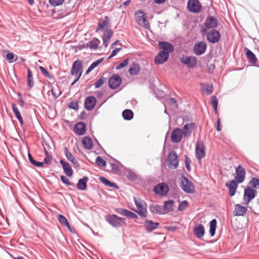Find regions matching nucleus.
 <instances>
[{"mask_svg":"<svg viewBox=\"0 0 259 259\" xmlns=\"http://www.w3.org/2000/svg\"><path fill=\"white\" fill-rule=\"evenodd\" d=\"M158 46L161 51L155 57V63L157 64H162L167 60L169 54L174 50V47L171 44L165 41L159 42Z\"/></svg>","mask_w":259,"mask_h":259,"instance_id":"nucleus-1","label":"nucleus"},{"mask_svg":"<svg viewBox=\"0 0 259 259\" xmlns=\"http://www.w3.org/2000/svg\"><path fill=\"white\" fill-rule=\"evenodd\" d=\"M106 220L114 227H119L125 224V219L115 214H109L106 216Z\"/></svg>","mask_w":259,"mask_h":259,"instance_id":"nucleus-2","label":"nucleus"},{"mask_svg":"<svg viewBox=\"0 0 259 259\" xmlns=\"http://www.w3.org/2000/svg\"><path fill=\"white\" fill-rule=\"evenodd\" d=\"M82 63L81 61L76 60L73 63L71 71L72 75H75L77 76L76 78L71 83L72 85H74L76 83V82L79 79V78L80 77L82 74Z\"/></svg>","mask_w":259,"mask_h":259,"instance_id":"nucleus-3","label":"nucleus"},{"mask_svg":"<svg viewBox=\"0 0 259 259\" xmlns=\"http://www.w3.org/2000/svg\"><path fill=\"white\" fill-rule=\"evenodd\" d=\"M135 19L139 25L146 29H149L150 25L144 12L137 11L135 13Z\"/></svg>","mask_w":259,"mask_h":259,"instance_id":"nucleus-4","label":"nucleus"},{"mask_svg":"<svg viewBox=\"0 0 259 259\" xmlns=\"http://www.w3.org/2000/svg\"><path fill=\"white\" fill-rule=\"evenodd\" d=\"M134 201L137 208L135 211L142 217H146L147 205L145 202L143 200L137 199L136 197H134Z\"/></svg>","mask_w":259,"mask_h":259,"instance_id":"nucleus-5","label":"nucleus"},{"mask_svg":"<svg viewBox=\"0 0 259 259\" xmlns=\"http://www.w3.org/2000/svg\"><path fill=\"white\" fill-rule=\"evenodd\" d=\"M181 62L187 67L193 68L197 63V60L196 57L194 56H183L180 59Z\"/></svg>","mask_w":259,"mask_h":259,"instance_id":"nucleus-6","label":"nucleus"},{"mask_svg":"<svg viewBox=\"0 0 259 259\" xmlns=\"http://www.w3.org/2000/svg\"><path fill=\"white\" fill-rule=\"evenodd\" d=\"M178 156L174 151L170 152L168 156V166L170 168H176L178 167L179 161Z\"/></svg>","mask_w":259,"mask_h":259,"instance_id":"nucleus-7","label":"nucleus"},{"mask_svg":"<svg viewBox=\"0 0 259 259\" xmlns=\"http://www.w3.org/2000/svg\"><path fill=\"white\" fill-rule=\"evenodd\" d=\"M246 172L245 169L241 165H239L235 169V180L238 183H242L245 178Z\"/></svg>","mask_w":259,"mask_h":259,"instance_id":"nucleus-8","label":"nucleus"},{"mask_svg":"<svg viewBox=\"0 0 259 259\" xmlns=\"http://www.w3.org/2000/svg\"><path fill=\"white\" fill-rule=\"evenodd\" d=\"M181 187L187 193H193L195 190L193 184L185 177L182 179Z\"/></svg>","mask_w":259,"mask_h":259,"instance_id":"nucleus-9","label":"nucleus"},{"mask_svg":"<svg viewBox=\"0 0 259 259\" xmlns=\"http://www.w3.org/2000/svg\"><path fill=\"white\" fill-rule=\"evenodd\" d=\"M256 191L248 187L244 190L243 199L244 203L247 204L255 196Z\"/></svg>","mask_w":259,"mask_h":259,"instance_id":"nucleus-10","label":"nucleus"},{"mask_svg":"<svg viewBox=\"0 0 259 259\" xmlns=\"http://www.w3.org/2000/svg\"><path fill=\"white\" fill-rule=\"evenodd\" d=\"M218 25V21L216 18L210 16L206 18L205 23L204 26L205 28L202 29V32L206 33L207 29H212L215 28Z\"/></svg>","mask_w":259,"mask_h":259,"instance_id":"nucleus-11","label":"nucleus"},{"mask_svg":"<svg viewBox=\"0 0 259 259\" xmlns=\"http://www.w3.org/2000/svg\"><path fill=\"white\" fill-rule=\"evenodd\" d=\"M122 79L121 77L117 74L113 75L109 80L108 85L110 88L116 89L121 84Z\"/></svg>","mask_w":259,"mask_h":259,"instance_id":"nucleus-12","label":"nucleus"},{"mask_svg":"<svg viewBox=\"0 0 259 259\" xmlns=\"http://www.w3.org/2000/svg\"><path fill=\"white\" fill-rule=\"evenodd\" d=\"M188 8L191 12L198 13L201 9V5L198 0H190L188 3Z\"/></svg>","mask_w":259,"mask_h":259,"instance_id":"nucleus-13","label":"nucleus"},{"mask_svg":"<svg viewBox=\"0 0 259 259\" xmlns=\"http://www.w3.org/2000/svg\"><path fill=\"white\" fill-rule=\"evenodd\" d=\"M220 37L221 34L220 32L215 29H212L207 33V39L211 43L214 44L218 42Z\"/></svg>","mask_w":259,"mask_h":259,"instance_id":"nucleus-14","label":"nucleus"},{"mask_svg":"<svg viewBox=\"0 0 259 259\" xmlns=\"http://www.w3.org/2000/svg\"><path fill=\"white\" fill-rule=\"evenodd\" d=\"M154 191L155 193L161 196L166 195L169 191L168 186L165 183H160L156 185Z\"/></svg>","mask_w":259,"mask_h":259,"instance_id":"nucleus-15","label":"nucleus"},{"mask_svg":"<svg viewBox=\"0 0 259 259\" xmlns=\"http://www.w3.org/2000/svg\"><path fill=\"white\" fill-rule=\"evenodd\" d=\"M196 156L198 160H200L205 155V146L201 143H197L195 148Z\"/></svg>","mask_w":259,"mask_h":259,"instance_id":"nucleus-16","label":"nucleus"},{"mask_svg":"<svg viewBox=\"0 0 259 259\" xmlns=\"http://www.w3.org/2000/svg\"><path fill=\"white\" fill-rule=\"evenodd\" d=\"M206 44L203 41L196 44L194 47V52L196 55H201L204 53L206 49Z\"/></svg>","mask_w":259,"mask_h":259,"instance_id":"nucleus-17","label":"nucleus"},{"mask_svg":"<svg viewBox=\"0 0 259 259\" xmlns=\"http://www.w3.org/2000/svg\"><path fill=\"white\" fill-rule=\"evenodd\" d=\"M183 136L182 130L180 128H176L171 133V140L174 143H178L181 141Z\"/></svg>","mask_w":259,"mask_h":259,"instance_id":"nucleus-18","label":"nucleus"},{"mask_svg":"<svg viewBox=\"0 0 259 259\" xmlns=\"http://www.w3.org/2000/svg\"><path fill=\"white\" fill-rule=\"evenodd\" d=\"M196 128V125L194 123H189L185 124L182 130L184 137H189L192 132Z\"/></svg>","mask_w":259,"mask_h":259,"instance_id":"nucleus-19","label":"nucleus"},{"mask_svg":"<svg viewBox=\"0 0 259 259\" xmlns=\"http://www.w3.org/2000/svg\"><path fill=\"white\" fill-rule=\"evenodd\" d=\"M96 104V99L94 96L87 97L84 102L85 108L88 110H92Z\"/></svg>","mask_w":259,"mask_h":259,"instance_id":"nucleus-20","label":"nucleus"},{"mask_svg":"<svg viewBox=\"0 0 259 259\" xmlns=\"http://www.w3.org/2000/svg\"><path fill=\"white\" fill-rule=\"evenodd\" d=\"M74 131L77 135H83L86 132V125L82 122L76 123L74 127Z\"/></svg>","mask_w":259,"mask_h":259,"instance_id":"nucleus-21","label":"nucleus"},{"mask_svg":"<svg viewBox=\"0 0 259 259\" xmlns=\"http://www.w3.org/2000/svg\"><path fill=\"white\" fill-rule=\"evenodd\" d=\"M238 183L234 180L228 182L226 185L229 189V194L233 196L236 193V189L238 187Z\"/></svg>","mask_w":259,"mask_h":259,"instance_id":"nucleus-22","label":"nucleus"},{"mask_svg":"<svg viewBox=\"0 0 259 259\" xmlns=\"http://www.w3.org/2000/svg\"><path fill=\"white\" fill-rule=\"evenodd\" d=\"M113 32L111 29H107L104 33L103 36V45L105 47H107L108 45L109 41L112 37Z\"/></svg>","mask_w":259,"mask_h":259,"instance_id":"nucleus-23","label":"nucleus"},{"mask_svg":"<svg viewBox=\"0 0 259 259\" xmlns=\"http://www.w3.org/2000/svg\"><path fill=\"white\" fill-rule=\"evenodd\" d=\"M246 207L242 206L240 204H237L234 206V213L235 215L243 216L246 213Z\"/></svg>","mask_w":259,"mask_h":259,"instance_id":"nucleus-24","label":"nucleus"},{"mask_svg":"<svg viewBox=\"0 0 259 259\" xmlns=\"http://www.w3.org/2000/svg\"><path fill=\"white\" fill-rule=\"evenodd\" d=\"M110 20L107 16H106L103 20H100L98 23V28L96 32L100 30H103L109 27Z\"/></svg>","mask_w":259,"mask_h":259,"instance_id":"nucleus-25","label":"nucleus"},{"mask_svg":"<svg viewBox=\"0 0 259 259\" xmlns=\"http://www.w3.org/2000/svg\"><path fill=\"white\" fill-rule=\"evenodd\" d=\"M205 233L204 228L203 225L200 224L196 226L194 228L193 233L195 237L198 238H201Z\"/></svg>","mask_w":259,"mask_h":259,"instance_id":"nucleus-26","label":"nucleus"},{"mask_svg":"<svg viewBox=\"0 0 259 259\" xmlns=\"http://www.w3.org/2000/svg\"><path fill=\"white\" fill-rule=\"evenodd\" d=\"M60 162L63 167L65 174L68 177L72 176L73 174V170L70 164L65 162L63 160H61Z\"/></svg>","mask_w":259,"mask_h":259,"instance_id":"nucleus-27","label":"nucleus"},{"mask_svg":"<svg viewBox=\"0 0 259 259\" xmlns=\"http://www.w3.org/2000/svg\"><path fill=\"white\" fill-rule=\"evenodd\" d=\"M83 147L87 150L91 149L93 147V143L92 139L88 137H84L81 141Z\"/></svg>","mask_w":259,"mask_h":259,"instance_id":"nucleus-28","label":"nucleus"},{"mask_svg":"<svg viewBox=\"0 0 259 259\" xmlns=\"http://www.w3.org/2000/svg\"><path fill=\"white\" fill-rule=\"evenodd\" d=\"M116 212H117L120 214L125 215L130 218H138V216L136 214L125 209H119L116 210Z\"/></svg>","mask_w":259,"mask_h":259,"instance_id":"nucleus-29","label":"nucleus"},{"mask_svg":"<svg viewBox=\"0 0 259 259\" xmlns=\"http://www.w3.org/2000/svg\"><path fill=\"white\" fill-rule=\"evenodd\" d=\"M145 226L148 231L151 232L154 229H155L159 226V223H153L151 221L146 220L145 222Z\"/></svg>","mask_w":259,"mask_h":259,"instance_id":"nucleus-30","label":"nucleus"},{"mask_svg":"<svg viewBox=\"0 0 259 259\" xmlns=\"http://www.w3.org/2000/svg\"><path fill=\"white\" fill-rule=\"evenodd\" d=\"M88 181V178L87 177H84L82 179L79 180L77 187L80 190H85L87 189V183Z\"/></svg>","mask_w":259,"mask_h":259,"instance_id":"nucleus-31","label":"nucleus"},{"mask_svg":"<svg viewBox=\"0 0 259 259\" xmlns=\"http://www.w3.org/2000/svg\"><path fill=\"white\" fill-rule=\"evenodd\" d=\"M65 154L66 158L68 160L71 161L74 165H78L77 160L74 157L73 155L68 150L66 147L65 148Z\"/></svg>","mask_w":259,"mask_h":259,"instance_id":"nucleus-32","label":"nucleus"},{"mask_svg":"<svg viewBox=\"0 0 259 259\" xmlns=\"http://www.w3.org/2000/svg\"><path fill=\"white\" fill-rule=\"evenodd\" d=\"M12 107L13 111L16 117H17V118L20 122V123L21 124V125H22L23 124V118L21 115V114L18 110V108H17L16 105L14 103L12 104Z\"/></svg>","mask_w":259,"mask_h":259,"instance_id":"nucleus-33","label":"nucleus"},{"mask_svg":"<svg viewBox=\"0 0 259 259\" xmlns=\"http://www.w3.org/2000/svg\"><path fill=\"white\" fill-rule=\"evenodd\" d=\"M173 203L174 201L172 200L165 201L163 206L164 211H162V213H165L172 211Z\"/></svg>","mask_w":259,"mask_h":259,"instance_id":"nucleus-34","label":"nucleus"},{"mask_svg":"<svg viewBox=\"0 0 259 259\" xmlns=\"http://www.w3.org/2000/svg\"><path fill=\"white\" fill-rule=\"evenodd\" d=\"M100 41L97 38H94L91 41L89 42L87 46L91 49L96 50L98 48V45H99Z\"/></svg>","mask_w":259,"mask_h":259,"instance_id":"nucleus-35","label":"nucleus"},{"mask_svg":"<svg viewBox=\"0 0 259 259\" xmlns=\"http://www.w3.org/2000/svg\"><path fill=\"white\" fill-rule=\"evenodd\" d=\"M140 68L138 64L134 63L128 69V71L131 75H137L140 72Z\"/></svg>","mask_w":259,"mask_h":259,"instance_id":"nucleus-36","label":"nucleus"},{"mask_svg":"<svg viewBox=\"0 0 259 259\" xmlns=\"http://www.w3.org/2000/svg\"><path fill=\"white\" fill-rule=\"evenodd\" d=\"M201 90L203 92L205 93L207 95L210 94L213 91V87L207 84L201 83Z\"/></svg>","mask_w":259,"mask_h":259,"instance_id":"nucleus-37","label":"nucleus"},{"mask_svg":"<svg viewBox=\"0 0 259 259\" xmlns=\"http://www.w3.org/2000/svg\"><path fill=\"white\" fill-rule=\"evenodd\" d=\"M100 180L101 182H102L103 184H104L107 186L112 187V188H115L116 189H118V187L114 183L111 182L110 181H109L107 178L101 177L100 178Z\"/></svg>","mask_w":259,"mask_h":259,"instance_id":"nucleus-38","label":"nucleus"},{"mask_svg":"<svg viewBox=\"0 0 259 259\" xmlns=\"http://www.w3.org/2000/svg\"><path fill=\"white\" fill-rule=\"evenodd\" d=\"M133 112L129 109H126L122 112V116L125 120H130L133 117Z\"/></svg>","mask_w":259,"mask_h":259,"instance_id":"nucleus-39","label":"nucleus"},{"mask_svg":"<svg viewBox=\"0 0 259 259\" xmlns=\"http://www.w3.org/2000/svg\"><path fill=\"white\" fill-rule=\"evenodd\" d=\"M246 56L249 59V61L255 64L257 62V59L254 54L250 50H248L246 53Z\"/></svg>","mask_w":259,"mask_h":259,"instance_id":"nucleus-40","label":"nucleus"},{"mask_svg":"<svg viewBox=\"0 0 259 259\" xmlns=\"http://www.w3.org/2000/svg\"><path fill=\"white\" fill-rule=\"evenodd\" d=\"M104 60V58H100L96 61L94 62L88 68L86 73L89 74L92 70H93L95 68L97 67L98 65H99Z\"/></svg>","mask_w":259,"mask_h":259,"instance_id":"nucleus-41","label":"nucleus"},{"mask_svg":"<svg viewBox=\"0 0 259 259\" xmlns=\"http://www.w3.org/2000/svg\"><path fill=\"white\" fill-rule=\"evenodd\" d=\"M216 226H217V221L215 219H213L210 222L209 232H210L211 236H213L214 235Z\"/></svg>","mask_w":259,"mask_h":259,"instance_id":"nucleus-42","label":"nucleus"},{"mask_svg":"<svg viewBox=\"0 0 259 259\" xmlns=\"http://www.w3.org/2000/svg\"><path fill=\"white\" fill-rule=\"evenodd\" d=\"M58 220L59 221V222L63 226L69 227V222L67 221V219L61 214H59L58 215Z\"/></svg>","mask_w":259,"mask_h":259,"instance_id":"nucleus-43","label":"nucleus"},{"mask_svg":"<svg viewBox=\"0 0 259 259\" xmlns=\"http://www.w3.org/2000/svg\"><path fill=\"white\" fill-rule=\"evenodd\" d=\"M96 163L97 165L105 167L106 165V161L100 156H98L96 159Z\"/></svg>","mask_w":259,"mask_h":259,"instance_id":"nucleus-44","label":"nucleus"},{"mask_svg":"<svg viewBox=\"0 0 259 259\" xmlns=\"http://www.w3.org/2000/svg\"><path fill=\"white\" fill-rule=\"evenodd\" d=\"M106 81V78L103 77H100L95 83V86L96 88H100Z\"/></svg>","mask_w":259,"mask_h":259,"instance_id":"nucleus-45","label":"nucleus"},{"mask_svg":"<svg viewBox=\"0 0 259 259\" xmlns=\"http://www.w3.org/2000/svg\"><path fill=\"white\" fill-rule=\"evenodd\" d=\"M50 4L54 6L57 7L60 6L63 4L65 0H49Z\"/></svg>","mask_w":259,"mask_h":259,"instance_id":"nucleus-46","label":"nucleus"},{"mask_svg":"<svg viewBox=\"0 0 259 259\" xmlns=\"http://www.w3.org/2000/svg\"><path fill=\"white\" fill-rule=\"evenodd\" d=\"M161 208L159 206H150V210L155 213L162 214V211H161Z\"/></svg>","mask_w":259,"mask_h":259,"instance_id":"nucleus-47","label":"nucleus"},{"mask_svg":"<svg viewBox=\"0 0 259 259\" xmlns=\"http://www.w3.org/2000/svg\"><path fill=\"white\" fill-rule=\"evenodd\" d=\"M51 92L55 98H57L61 94V92L58 87L53 88Z\"/></svg>","mask_w":259,"mask_h":259,"instance_id":"nucleus-48","label":"nucleus"},{"mask_svg":"<svg viewBox=\"0 0 259 259\" xmlns=\"http://www.w3.org/2000/svg\"><path fill=\"white\" fill-rule=\"evenodd\" d=\"M211 104L213 106V107L214 109V111L216 112L217 110L218 101V99L215 96H212L211 97Z\"/></svg>","mask_w":259,"mask_h":259,"instance_id":"nucleus-49","label":"nucleus"},{"mask_svg":"<svg viewBox=\"0 0 259 259\" xmlns=\"http://www.w3.org/2000/svg\"><path fill=\"white\" fill-rule=\"evenodd\" d=\"M189 205V203L186 200L183 201L180 204L178 207V210L183 211Z\"/></svg>","mask_w":259,"mask_h":259,"instance_id":"nucleus-50","label":"nucleus"},{"mask_svg":"<svg viewBox=\"0 0 259 259\" xmlns=\"http://www.w3.org/2000/svg\"><path fill=\"white\" fill-rule=\"evenodd\" d=\"M128 63V59H125L122 63H120L118 66H116V69H121L126 66L127 65Z\"/></svg>","mask_w":259,"mask_h":259,"instance_id":"nucleus-51","label":"nucleus"},{"mask_svg":"<svg viewBox=\"0 0 259 259\" xmlns=\"http://www.w3.org/2000/svg\"><path fill=\"white\" fill-rule=\"evenodd\" d=\"M250 184L253 188H256L259 186V179L257 178H252L250 181Z\"/></svg>","mask_w":259,"mask_h":259,"instance_id":"nucleus-52","label":"nucleus"},{"mask_svg":"<svg viewBox=\"0 0 259 259\" xmlns=\"http://www.w3.org/2000/svg\"><path fill=\"white\" fill-rule=\"evenodd\" d=\"M45 153L46 157L45 158L42 162H44V164H50L51 163V158L49 156V152L46 150H45Z\"/></svg>","mask_w":259,"mask_h":259,"instance_id":"nucleus-53","label":"nucleus"},{"mask_svg":"<svg viewBox=\"0 0 259 259\" xmlns=\"http://www.w3.org/2000/svg\"><path fill=\"white\" fill-rule=\"evenodd\" d=\"M61 179L62 182L66 184L67 185H71L72 183L70 182L69 180L66 178L65 176H61Z\"/></svg>","mask_w":259,"mask_h":259,"instance_id":"nucleus-54","label":"nucleus"},{"mask_svg":"<svg viewBox=\"0 0 259 259\" xmlns=\"http://www.w3.org/2000/svg\"><path fill=\"white\" fill-rule=\"evenodd\" d=\"M121 50V48H116V49H114L111 53V55L108 58V59H110L111 58L113 57L114 56H116L117 55V54L118 53V52Z\"/></svg>","mask_w":259,"mask_h":259,"instance_id":"nucleus-55","label":"nucleus"},{"mask_svg":"<svg viewBox=\"0 0 259 259\" xmlns=\"http://www.w3.org/2000/svg\"><path fill=\"white\" fill-rule=\"evenodd\" d=\"M69 107L71 109L77 110L78 108V104L77 102H72L70 103Z\"/></svg>","mask_w":259,"mask_h":259,"instance_id":"nucleus-56","label":"nucleus"},{"mask_svg":"<svg viewBox=\"0 0 259 259\" xmlns=\"http://www.w3.org/2000/svg\"><path fill=\"white\" fill-rule=\"evenodd\" d=\"M185 164H186V166L187 167V170L188 171H190V170H191L190 160L186 156H185Z\"/></svg>","mask_w":259,"mask_h":259,"instance_id":"nucleus-57","label":"nucleus"},{"mask_svg":"<svg viewBox=\"0 0 259 259\" xmlns=\"http://www.w3.org/2000/svg\"><path fill=\"white\" fill-rule=\"evenodd\" d=\"M39 69L41 71V73L44 74L46 76H49L50 74L48 72V71L42 66L39 67Z\"/></svg>","mask_w":259,"mask_h":259,"instance_id":"nucleus-58","label":"nucleus"},{"mask_svg":"<svg viewBox=\"0 0 259 259\" xmlns=\"http://www.w3.org/2000/svg\"><path fill=\"white\" fill-rule=\"evenodd\" d=\"M169 103L173 105L176 108L178 107L177 101L175 98H171L169 99Z\"/></svg>","mask_w":259,"mask_h":259,"instance_id":"nucleus-59","label":"nucleus"},{"mask_svg":"<svg viewBox=\"0 0 259 259\" xmlns=\"http://www.w3.org/2000/svg\"><path fill=\"white\" fill-rule=\"evenodd\" d=\"M31 164L36 167H42L44 165V162L36 161L35 160L34 162H32Z\"/></svg>","mask_w":259,"mask_h":259,"instance_id":"nucleus-60","label":"nucleus"},{"mask_svg":"<svg viewBox=\"0 0 259 259\" xmlns=\"http://www.w3.org/2000/svg\"><path fill=\"white\" fill-rule=\"evenodd\" d=\"M27 84L29 88H31L33 86V79L32 78H27Z\"/></svg>","mask_w":259,"mask_h":259,"instance_id":"nucleus-61","label":"nucleus"},{"mask_svg":"<svg viewBox=\"0 0 259 259\" xmlns=\"http://www.w3.org/2000/svg\"><path fill=\"white\" fill-rule=\"evenodd\" d=\"M221 119L218 118L217 120V130L218 131H221L222 130V126L221 125Z\"/></svg>","mask_w":259,"mask_h":259,"instance_id":"nucleus-62","label":"nucleus"},{"mask_svg":"<svg viewBox=\"0 0 259 259\" xmlns=\"http://www.w3.org/2000/svg\"><path fill=\"white\" fill-rule=\"evenodd\" d=\"M6 57L8 60L11 61L14 59V55L13 53H8L7 54Z\"/></svg>","mask_w":259,"mask_h":259,"instance_id":"nucleus-63","label":"nucleus"},{"mask_svg":"<svg viewBox=\"0 0 259 259\" xmlns=\"http://www.w3.org/2000/svg\"><path fill=\"white\" fill-rule=\"evenodd\" d=\"M166 0H154L156 4H161L164 3Z\"/></svg>","mask_w":259,"mask_h":259,"instance_id":"nucleus-64","label":"nucleus"}]
</instances>
